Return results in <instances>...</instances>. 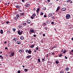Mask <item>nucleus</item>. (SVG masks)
<instances>
[{"mask_svg": "<svg viewBox=\"0 0 73 73\" xmlns=\"http://www.w3.org/2000/svg\"><path fill=\"white\" fill-rule=\"evenodd\" d=\"M21 17H23L25 16V13L24 12H22L19 14Z\"/></svg>", "mask_w": 73, "mask_h": 73, "instance_id": "obj_1", "label": "nucleus"}, {"mask_svg": "<svg viewBox=\"0 0 73 73\" xmlns=\"http://www.w3.org/2000/svg\"><path fill=\"white\" fill-rule=\"evenodd\" d=\"M70 17V14H67L66 16V18L67 19H69Z\"/></svg>", "mask_w": 73, "mask_h": 73, "instance_id": "obj_2", "label": "nucleus"}, {"mask_svg": "<svg viewBox=\"0 0 73 73\" xmlns=\"http://www.w3.org/2000/svg\"><path fill=\"white\" fill-rule=\"evenodd\" d=\"M30 34H31L32 33H34L35 31L33 29H31L30 30Z\"/></svg>", "mask_w": 73, "mask_h": 73, "instance_id": "obj_3", "label": "nucleus"}, {"mask_svg": "<svg viewBox=\"0 0 73 73\" xmlns=\"http://www.w3.org/2000/svg\"><path fill=\"white\" fill-rule=\"evenodd\" d=\"M19 39V38H17V37H15V38H14L13 40L14 41H15V42H16L17 41V40H18Z\"/></svg>", "mask_w": 73, "mask_h": 73, "instance_id": "obj_4", "label": "nucleus"}, {"mask_svg": "<svg viewBox=\"0 0 73 73\" xmlns=\"http://www.w3.org/2000/svg\"><path fill=\"white\" fill-rule=\"evenodd\" d=\"M25 7H28L30 6V5L29 3H26L25 5Z\"/></svg>", "mask_w": 73, "mask_h": 73, "instance_id": "obj_5", "label": "nucleus"}, {"mask_svg": "<svg viewBox=\"0 0 73 73\" xmlns=\"http://www.w3.org/2000/svg\"><path fill=\"white\" fill-rule=\"evenodd\" d=\"M19 52L20 53H21L22 52H24V50L23 49H20V50H19Z\"/></svg>", "mask_w": 73, "mask_h": 73, "instance_id": "obj_6", "label": "nucleus"}, {"mask_svg": "<svg viewBox=\"0 0 73 73\" xmlns=\"http://www.w3.org/2000/svg\"><path fill=\"white\" fill-rule=\"evenodd\" d=\"M50 21L49 20H47L46 21V23H47V24H50Z\"/></svg>", "mask_w": 73, "mask_h": 73, "instance_id": "obj_7", "label": "nucleus"}, {"mask_svg": "<svg viewBox=\"0 0 73 73\" xmlns=\"http://www.w3.org/2000/svg\"><path fill=\"white\" fill-rule=\"evenodd\" d=\"M60 9V6H58L57 8V10H56V12L58 11Z\"/></svg>", "mask_w": 73, "mask_h": 73, "instance_id": "obj_8", "label": "nucleus"}, {"mask_svg": "<svg viewBox=\"0 0 73 73\" xmlns=\"http://www.w3.org/2000/svg\"><path fill=\"white\" fill-rule=\"evenodd\" d=\"M22 24V25H23V26H26L27 25V23L25 22H23Z\"/></svg>", "mask_w": 73, "mask_h": 73, "instance_id": "obj_9", "label": "nucleus"}, {"mask_svg": "<svg viewBox=\"0 0 73 73\" xmlns=\"http://www.w3.org/2000/svg\"><path fill=\"white\" fill-rule=\"evenodd\" d=\"M31 55L28 56H26V58L27 59H29V58H31Z\"/></svg>", "mask_w": 73, "mask_h": 73, "instance_id": "obj_10", "label": "nucleus"}, {"mask_svg": "<svg viewBox=\"0 0 73 73\" xmlns=\"http://www.w3.org/2000/svg\"><path fill=\"white\" fill-rule=\"evenodd\" d=\"M27 22L28 24H30L31 22L30 20H28Z\"/></svg>", "mask_w": 73, "mask_h": 73, "instance_id": "obj_11", "label": "nucleus"}, {"mask_svg": "<svg viewBox=\"0 0 73 73\" xmlns=\"http://www.w3.org/2000/svg\"><path fill=\"white\" fill-rule=\"evenodd\" d=\"M66 8H64V7H63V8H62V11H66Z\"/></svg>", "mask_w": 73, "mask_h": 73, "instance_id": "obj_12", "label": "nucleus"}, {"mask_svg": "<svg viewBox=\"0 0 73 73\" xmlns=\"http://www.w3.org/2000/svg\"><path fill=\"white\" fill-rule=\"evenodd\" d=\"M69 68L68 67H67L65 69V70L67 71H68L69 70Z\"/></svg>", "mask_w": 73, "mask_h": 73, "instance_id": "obj_13", "label": "nucleus"}, {"mask_svg": "<svg viewBox=\"0 0 73 73\" xmlns=\"http://www.w3.org/2000/svg\"><path fill=\"white\" fill-rule=\"evenodd\" d=\"M21 43V42L20 41H17V44L18 45H20Z\"/></svg>", "mask_w": 73, "mask_h": 73, "instance_id": "obj_14", "label": "nucleus"}, {"mask_svg": "<svg viewBox=\"0 0 73 73\" xmlns=\"http://www.w3.org/2000/svg\"><path fill=\"white\" fill-rule=\"evenodd\" d=\"M40 9V8H38L37 9H36V12H37V13L39 12V11Z\"/></svg>", "mask_w": 73, "mask_h": 73, "instance_id": "obj_15", "label": "nucleus"}, {"mask_svg": "<svg viewBox=\"0 0 73 73\" xmlns=\"http://www.w3.org/2000/svg\"><path fill=\"white\" fill-rule=\"evenodd\" d=\"M15 7H16L17 8H20V6L19 5H16V6H15Z\"/></svg>", "mask_w": 73, "mask_h": 73, "instance_id": "obj_16", "label": "nucleus"}, {"mask_svg": "<svg viewBox=\"0 0 73 73\" xmlns=\"http://www.w3.org/2000/svg\"><path fill=\"white\" fill-rule=\"evenodd\" d=\"M49 17H51L52 16V14L51 13H49L48 15Z\"/></svg>", "mask_w": 73, "mask_h": 73, "instance_id": "obj_17", "label": "nucleus"}, {"mask_svg": "<svg viewBox=\"0 0 73 73\" xmlns=\"http://www.w3.org/2000/svg\"><path fill=\"white\" fill-rule=\"evenodd\" d=\"M32 51L31 50H29L28 51V53L29 54H31V53Z\"/></svg>", "mask_w": 73, "mask_h": 73, "instance_id": "obj_18", "label": "nucleus"}, {"mask_svg": "<svg viewBox=\"0 0 73 73\" xmlns=\"http://www.w3.org/2000/svg\"><path fill=\"white\" fill-rule=\"evenodd\" d=\"M35 46V44H32V45L31 46V47H30V48H33Z\"/></svg>", "mask_w": 73, "mask_h": 73, "instance_id": "obj_19", "label": "nucleus"}, {"mask_svg": "<svg viewBox=\"0 0 73 73\" xmlns=\"http://www.w3.org/2000/svg\"><path fill=\"white\" fill-rule=\"evenodd\" d=\"M46 9V7H44L42 8V10L44 11H45Z\"/></svg>", "mask_w": 73, "mask_h": 73, "instance_id": "obj_20", "label": "nucleus"}, {"mask_svg": "<svg viewBox=\"0 0 73 73\" xmlns=\"http://www.w3.org/2000/svg\"><path fill=\"white\" fill-rule=\"evenodd\" d=\"M16 17H18V18H19L20 17V15H19V14H17L16 15Z\"/></svg>", "mask_w": 73, "mask_h": 73, "instance_id": "obj_21", "label": "nucleus"}, {"mask_svg": "<svg viewBox=\"0 0 73 73\" xmlns=\"http://www.w3.org/2000/svg\"><path fill=\"white\" fill-rule=\"evenodd\" d=\"M0 33L1 34H3V30H1Z\"/></svg>", "mask_w": 73, "mask_h": 73, "instance_id": "obj_22", "label": "nucleus"}, {"mask_svg": "<svg viewBox=\"0 0 73 73\" xmlns=\"http://www.w3.org/2000/svg\"><path fill=\"white\" fill-rule=\"evenodd\" d=\"M15 54V52H12V53H11V56H13Z\"/></svg>", "mask_w": 73, "mask_h": 73, "instance_id": "obj_23", "label": "nucleus"}, {"mask_svg": "<svg viewBox=\"0 0 73 73\" xmlns=\"http://www.w3.org/2000/svg\"><path fill=\"white\" fill-rule=\"evenodd\" d=\"M40 13H41V14H40V16H41V15H43V14H44V13H43V12H41V11L40 12Z\"/></svg>", "mask_w": 73, "mask_h": 73, "instance_id": "obj_24", "label": "nucleus"}, {"mask_svg": "<svg viewBox=\"0 0 73 73\" xmlns=\"http://www.w3.org/2000/svg\"><path fill=\"white\" fill-rule=\"evenodd\" d=\"M55 63L57 64H58V63H59V61L58 60L56 61Z\"/></svg>", "mask_w": 73, "mask_h": 73, "instance_id": "obj_25", "label": "nucleus"}, {"mask_svg": "<svg viewBox=\"0 0 73 73\" xmlns=\"http://www.w3.org/2000/svg\"><path fill=\"white\" fill-rule=\"evenodd\" d=\"M15 20H17L18 19V17L16 16V17H15Z\"/></svg>", "mask_w": 73, "mask_h": 73, "instance_id": "obj_26", "label": "nucleus"}, {"mask_svg": "<svg viewBox=\"0 0 73 73\" xmlns=\"http://www.w3.org/2000/svg\"><path fill=\"white\" fill-rule=\"evenodd\" d=\"M62 54L61 53L60 54L58 55V57H61L62 56Z\"/></svg>", "mask_w": 73, "mask_h": 73, "instance_id": "obj_27", "label": "nucleus"}, {"mask_svg": "<svg viewBox=\"0 0 73 73\" xmlns=\"http://www.w3.org/2000/svg\"><path fill=\"white\" fill-rule=\"evenodd\" d=\"M32 16L35 17L36 16V14H33L32 15Z\"/></svg>", "mask_w": 73, "mask_h": 73, "instance_id": "obj_28", "label": "nucleus"}, {"mask_svg": "<svg viewBox=\"0 0 73 73\" xmlns=\"http://www.w3.org/2000/svg\"><path fill=\"white\" fill-rule=\"evenodd\" d=\"M23 33V31H22L19 34V35H21L22 34V33Z\"/></svg>", "mask_w": 73, "mask_h": 73, "instance_id": "obj_29", "label": "nucleus"}, {"mask_svg": "<svg viewBox=\"0 0 73 73\" xmlns=\"http://www.w3.org/2000/svg\"><path fill=\"white\" fill-rule=\"evenodd\" d=\"M20 38L21 40H23L24 39V38L23 37H20Z\"/></svg>", "mask_w": 73, "mask_h": 73, "instance_id": "obj_30", "label": "nucleus"}, {"mask_svg": "<svg viewBox=\"0 0 73 73\" xmlns=\"http://www.w3.org/2000/svg\"><path fill=\"white\" fill-rule=\"evenodd\" d=\"M45 59V58H42V62H43L44 61Z\"/></svg>", "mask_w": 73, "mask_h": 73, "instance_id": "obj_31", "label": "nucleus"}, {"mask_svg": "<svg viewBox=\"0 0 73 73\" xmlns=\"http://www.w3.org/2000/svg\"><path fill=\"white\" fill-rule=\"evenodd\" d=\"M24 70L26 72H27L28 71V69H25Z\"/></svg>", "mask_w": 73, "mask_h": 73, "instance_id": "obj_32", "label": "nucleus"}, {"mask_svg": "<svg viewBox=\"0 0 73 73\" xmlns=\"http://www.w3.org/2000/svg\"><path fill=\"white\" fill-rule=\"evenodd\" d=\"M13 30L14 32H15L16 29H13Z\"/></svg>", "mask_w": 73, "mask_h": 73, "instance_id": "obj_33", "label": "nucleus"}, {"mask_svg": "<svg viewBox=\"0 0 73 73\" xmlns=\"http://www.w3.org/2000/svg\"><path fill=\"white\" fill-rule=\"evenodd\" d=\"M38 61L39 62H40V58H38Z\"/></svg>", "mask_w": 73, "mask_h": 73, "instance_id": "obj_34", "label": "nucleus"}, {"mask_svg": "<svg viewBox=\"0 0 73 73\" xmlns=\"http://www.w3.org/2000/svg\"><path fill=\"white\" fill-rule=\"evenodd\" d=\"M34 17H32V16H31V17H30V18H31V19H34Z\"/></svg>", "mask_w": 73, "mask_h": 73, "instance_id": "obj_35", "label": "nucleus"}, {"mask_svg": "<svg viewBox=\"0 0 73 73\" xmlns=\"http://www.w3.org/2000/svg\"><path fill=\"white\" fill-rule=\"evenodd\" d=\"M18 11L19 12H23V11H21V10H18Z\"/></svg>", "mask_w": 73, "mask_h": 73, "instance_id": "obj_36", "label": "nucleus"}, {"mask_svg": "<svg viewBox=\"0 0 73 73\" xmlns=\"http://www.w3.org/2000/svg\"><path fill=\"white\" fill-rule=\"evenodd\" d=\"M66 50H64V51L63 52V54H65V53H66Z\"/></svg>", "mask_w": 73, "mask_h": 73, "instance_id": "obj_37", "label": "nucleus"}, {"mask_svg": "<svg viewBox=\"0 0 73 73\" xmlns=\"http://www.w3.org/2000/svg\"><path fill=\"white\" fill-rule=\"evenodd\" d=\"M20 33V31L19 30L18 31V34H19Z\"/></svg>", "mask_w": 73, "mask_h": 73, "instance_id": "obj_38", "label": "nucleus"}, {"mask_svg": "<svg viewBox=\"0 0 73 73\" xmlns=\"http://www.w3.org/2000/svg\"><path fill=\"white\" fill-rule=\"evenodd\" d=\"M71 1V0H68L67 1V3H69Z\"/></svg>", "mask_w": 73, "mask_h": 73, "instance_id": "obj_39", "label": "nucleus"}, {"mask_svg": "<svg viewBox=\"0 0 73 73\" xmlns=\"http://www.w3.org/2000/svg\"><path fill=\"white\" fill-rule=\"evenodd\" d=\"M7 33L9 34V33H10V32L9 31L7 32Z\"/></svg>", "mask_w": 73, "mask_h": 73, "instance_id": "obj_40", "label": "nucleus"}, {"mask_svg": "<svg viewBox=\"0 0 73 73\" xmlns=\"http://www.w3.org/2000/svg\"><path fill=\"white\" fill-rule=\"evenodd\" d=\"M43 25H44L45 26L46 25V23H44L43 24Z\"/></svg>", "mask_w": 73, "mask_h": 73, "instance_id": "obj_41", "label": "nucleus"}, {"mask_svg": "<svg viewBox=\"0 0 73 73\" xmlns=\"http://www.w3.org/2000/svg\"><path fill=\"white\" fill-rule=\"evenodd\" d=\"M25 51L26 52H28V50H25Z\"/></svg>", "mask_w": 73, "mask_h": 73, "instance_id": "obj_42", "label": "nucleus"}, {"mask_svg": "<svg viewBox=\"0 0 73 73\" xmlns=\"http://www.w3.org/2000/svg\"><path fill=\"white\" fill-rule=\"evenodd\" d=\"M55 18V17H52V19H53V20H54V19Z\"/></svg>", "mask_w": 73, "mask_h": 73, "instance_id": "obj_43", "label": "nucleus"}, {"mask_svg": "<svg viewBox=\"0 0 73 73\" xmlns=\"http://www.w3.org/2000/svg\"><path fill=\"white\" fill-rule=\"evenodd\" d=\"M38 47H36V50H38Z\"/></svg>", "mask_w": 73, "mask_h": 73, "instance_id": "obj_44", "label": "nucleus"}, {"mask_svg": "<svg viewBox=\"0 0 73 73\" xmlns=\"http://www.w3.org/2000/svg\"><path fill=\"white\" fill-rule=\"evenodd\" d=\"M21 71L20 70H19L18 71V73H20L21 72Z\"/></svg>", "mask_w": 73, "mask_h": 73, "instance_id": "obj_45", "label": "nucleus"}, {"mask_svg": "<svg viewBox=\"0 0 73 73\" xmlns=\"http://www.w3.org/2000/svg\"><path fill=\"white\" fill-rule=\"evenodd\" d=\"M64 58L66 59H67L68 58L66 56H65Z\"/></svg>", "mask_w": 73, "mask_h": 73, "instance_id": "obj_46", "label": "nucleus"}, {"mask_svg": "<svg viewBox=\"0 0 73 73\" xmlns=\"http://www.w3.org/2000/svg\"><path fill=\"white\" fill-rule=\"evenodd\" d=\"M6 23L7 24H8L9 23V21H7L6 22Z\"/></svg>", "mask_w": 73, "mask_h": 73, "instance_id": "obj_47", "label": "nucleus"}, {"mask_svg": "<svg viewBox=\"0 0 73 73\" xmlns=\"http://www.w3.org/2000/svg\"><path fill=\"white\" fill-rule=\"evenodd\" d=\"M46 17H46V15H44V18H46Z\"/></svg>", "mask_w": 73, "mask_h": 73, "instance_id": "obj_48", "label": "nucleus"}, {"mask_svg": "<svg viewBox=\"0 0 73 73\" xmlns=\"http://www.w3.org/2000/svg\"><path fill=\"white\" fill-rule=\"evenodd\" d=\"M33 36L35 37H36V35H33Z\"/></svg>", "mask_w": 73, "mask_h": 73, "instance_id": "obj_49", "label": "nucleus"}, {"mask_svg": "<svg viewBox=\"0 0 73 73\" xmlns=\"http://www.w3.org/2000/svg\"><path fill=\"white\" fill-rule=\"evenodd\" d=\"M51 24H54V22H52L51 23Z\"/></svg>", "mask_w": 73, "mask_h": 73, "instance_id": "obj_50", "label": "nucleus"}, {"mask_svg": "<svg viewBox=\"0 0 73 73\" xmlns=\"http://www.w3.org/2000/svg\"><path fill=\"white\" fill-rule=\"evenodd\" d=\"M5 4H6V5H7L9 4V3H5Z\"/></svg>", "mask_w": 73, "mask_h": 73, "instance_id": "obj_51", "label": "nucleus"}, {"mask_svg": "<svg viewBox=\"0 0 73 73\" xmlns=\"http://www.w3.org/2000/svg\"><path fill=\"white\" fill-rule=\"evenodd\" d=\"M5 49L7 50L8 49V48L7 47H5Z\"/></svg>", "mask_w": 73, "mask_h": 73, "instance_id": "obj_52", "label": "nucleus"}, {"mask_svg": "<svg viewBox=\"0 0 73 73\" xmlns=\"http://www.w3.org/2000/svg\"><path fill=\"white\" fill-rule=\"evenodd\" d=\"M60 73H64L62 71H61L60 72Z\"/></svg>", "mask_w": 73, "mask_h": 73, "instance_id": "obj_53", "label": "nucleus"}, {"mask_svg": "<svg viewBox=\"0 0 73 73\" xmlns=\"http://www.w3.org/2000/svg\"><path fill=\"white\" fill-rule=\"evenodd\" d=\"M43 36H45V34H43Z\"/></svg>", "mask_w": 73, "mask_h": 73, "instance_id": "obj_54", "label": "nucleus"}, {"mask_svg": "<svg viewBox=\"0 0 73 73\" xmlns=\"http://www.w3.org/2000/svg\"><path fill=\"white\" fill-rule=\"evenodd\" d=\"M4 43L6 44L7 43V42H6V41H5V42H4Z\"/></svg>", "mask_w": 73, "mask_h": 73, "instance_id": "obj_55", "label": "nucleus"}, {"mask_svg": "<svg viewBox=\"0 0 73 73\" xmlns=\"http://www.w3.org/2000/svg\"><path fill=\"white\" fill-rule=\"evenodd\" d=\"M57 47H56V46H54V47H53V48H57Z\"/></svg>", "mask_w": 73, "mask_h": 73, "instance_id": "obj_56", "label": "nucleus"}, {"mask_svg": "<svg viewBox=\"0 0 73 73\" xmlns=\"http://www.w3.org/2000/svg\"><path fill=\"white\" fill-rule=\"evenodd\" d=\"M71 52H73V49L71 51Z\"/></svg>", "mask_w": 73, "mask_h": 73, "instance_id": "obj_57", "label": "nucleus"}, {"mask_svg": "<svg viewBox=\"0 0 73 73\" xmlns=\"http://www.w3.org/2000/svg\"><path fill=\"white\" fill-rule=\"evenodd\" d=\"M47 1H48V2H49L50 1V0H47Z\"/></svg>", "mask_w": 73, "mask_h": 73, "instance_id": "obj_58", "label": "nucleus"}, {"mask_svg": "<svg viewBox=\"0 0 73 73\" xmlns=\"http://www.w3.org/2000/svg\"><path fill=\"white\" fill-rule=\"evenodd\" d=\"M22 2H24L25 1V0H21Z\"/></svg>", "mask_w": 73, "mask_h": 73, "instance_id": "obj_59", "label": "nucleus"}, {"mask_svg": "<svg viewBox=\"0 0 73 73\" xmlns=\"http://www.w3.org/2000/svg\"><path fill=\"white\" fill-rule=\"evenodd\" d=\"M41 34H42V33H41V32L39 33V34L40 35H41Z\"/></svg>", "mask_w": 73, "mask_h": 73, "instance_id": "obj_60", "label": "nucleus"}, {"mask_svg": "<svg viewBox=\"0 0 73 73\" xmlns=\"http://www.w3.org/2000/svg\"><path fill=\"white\" fill-rule=\"evenodd\" d=\"M63 51H64L63 50H61V52H63Z\"/></svg>", "mask_w": 73, "mask_h": 73, "instance_id": "obj_61", "label": "nucleus"}, {"mask_svg": "<svg viewBox=\"0 0 73 73\" xmlns=\"http://www.w3.org/2000/svg\"><path fill=\"white\" fill-rule=\"evenodd\" d=\"M36 50H34V52H36Z\"/></svg>", "mask_w": 73, "mask_h": 73, "instance_id": "obj_62", "label": "nucleus"}, {"mask_svg": "<svg viewBox=\"0 0 73 73\" xmlns=\"http://www.w3.org/2000/svg\"><path fill=\"white\" fill-rule=\"evenodd\" d=\"M47 28H46V27L45 28V30H47Z\"/></svg>", "mask_w": 73, "mask_h": 73, "instance_id": "obj_63", "label": "nucleus"}, {"mask_svg": "<svg viewBox=\"0 0 73 73\" xmlns=\"http://www.w3.org/2000/svg\"><path fill=\"white\" fill-rule=\"evenodd\" d=\"M71 40H73V37L72 38Z\"/></svg>", "mask_w": 73, "mask_h": 73, "instance_id": "obj_64", "label": "nucleus"}]
</instances>
